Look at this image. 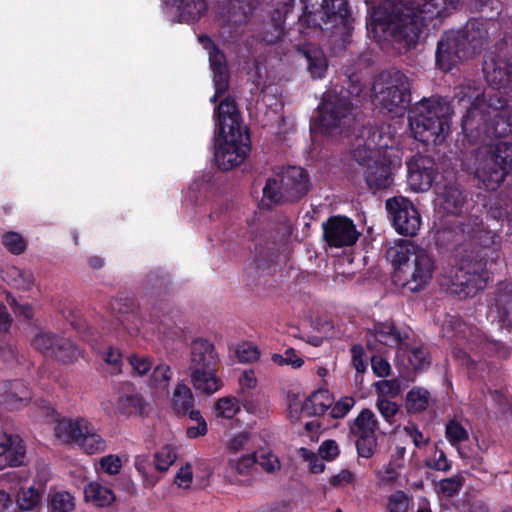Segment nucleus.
Here are the masks:
<instances>
[{"instance_id":"nucleus-62","label":"nucleus","mask_w":512,"mask_h":512,"mask_svg":"<svg viewBox=\"0 0 512 512\" xmlns=\"http://www.w3.org/2000/svg\"><path fill=\"white\" fill-rule=\"evenodd\" d=\"M99 463L101 469L109 475L118 474L122 466L120 457L113 454L102 457Z\"/></svg>"},{"instance_id":"nucleus-60","label":"nucleus","mask_w":512,"mask_h":512,"mask_svg":"<svg viewBox=\"0 0 512 512\" xmlns=\"http://www.w3.org/2000/svg\"><path fill=\"white\" fill-rule=\"evenodd\" d=\"M319 456L327 461L335 460L339 454V445L335 440L329 439L322 442L318 448Z\"/></svg>"},{"instance_id":"nucleus-5","label":"nucleus","mask_w":512,"mask_h":512,"mask_svg":"<svg viewBox=\"0 0 512 512\" xmlns=\"http://www.w3.org/2000/svg\"><path fill=\"white\" fill-rule=\"evenodd\" d=\"M394 265L393 281L409 292H420L432 281L435 262L429 252L410 241H401L388 250Z\"/></svg>"},{"instance_id":"nucleus-38","label":"nucleus","mask_w":512,"mask_h":512,"mask_svg":"<svg viewBox=\"0 0 512 512\" xmlns=\"http://www.w3.org/2000/svg\"><path fill=\"white\" fill-rule=\"evenodd\" d=\"M214 408L217 417L230 420L239 413L240 404L236 397L226 396L219 398Z\"/></svg>"},{"instance_id":"nucleus-52","label":"nucleus","mask_w":512,"mask_h":512,"mask_svg":"<svg viewBox=\"0 0 512 512\" xmlns=\"http://www.w3.org/2000/svg\"><path fill=\"white\" fill-rule=\"evenodd\" d=\"M271 359L280 366L290 365L293 368H300L304 363L303 359L297 355L293 348L286 349L284 354H273Z\"/></svg>"},{"instance_id":"nucleus-27","label":"nucleus","mask_w":512,"mask_h":512,"mask_svg":"<svg viewBox=\"0 0 512 512\" xmlns=\"http://www.w3.org/2000/svg\"><path fill=\"white\" fill-rule=\"evenodd\" d=\"M299 53L305 57L307 61V70L312 78L318 79L325 76L328 63L325 54L321 49L315 46H307L299 49Z\"/></svg>"},{"instance_id":"nucleus-54","label":"nucleus","mask_w":512,"mask_h":512,"mask_svg":"<svg viewBox=\"0 0 512 512\" xmlns=\"http://www.w3.org/2000/svg\"><path fill=\"white\" fill-rule=\"evenodd\" d=\"M28 399L29 393L26 385L22 381H14L8 394V403L12 407H16V402H26Z\"/></svg>"},{"instance_id":"nucleus-33","label":"nucleus","mask_w":512,"mask_h":512,"mask_svg":"<svg viewBox=\"0 0 512 512\" xmlns=\"http://www.w3.org/2000/svg\"><path fill=\"white\" fill-rule=\"evenodd\" d=\"M431 397L428 390L422 387L412 388L406 395L405 407L408 413H420L426 410Z\"/></svg>"},{"instance_id":"nucleus-35","label":"nucleus","mask_w":512,"mask_h":512,"mask_svg":"<svg viewBox=\"0 0 512 512\" xmlns=\"http://www.w3.org/2000/svg\"><path fill=\"white\" fill-rule=\"evenodd\" d=\"M461 231L468 234L469 237L474 239L481 246L488 247L494 244L495 234L487 230L478 219L474 220L472 226L469 224H461Z\"/></svg>"},{"instance_id":"nucleus-23","label":"nucleus","mask_w":512,"mask_h":512,"mask_svg":"<svg viewBox=\"0 0 512 512\" xmlns=\"http://www.w3.org/2000/svg\"><path fill=\"white\" fill-rule=\"evenodd\" d=\"M214 117L216 118L221 135H226L227 133H247L241 126L236 103L230 97L221 100L214 111Z\"/></svg>"},{"instance_id":"nucleus-46","label":"nucleus","mask_w":512,"mask_h":512,"mask_svg":"<svg viewBox=\"0 0 512 512\" xmlns=\"http://www.w3.org/2000/svg\"><path fill=\"white\" fill-rule=\"evenodd\" d=\"M329 485L335 489H343L349 486H355L357 483V475L350 469H342L338 473L332 475L328 480Z\"/></svg>"},{"instance_id":"nucleus-11","label":"nucleus","mask_w":512,"mask_h":512,"mask_svg":"<svg viewBox=\"0 0 512 512\" xmlns=\"http://www.w3.org/2000/svg\"><path fill=\"white\" fill-rule=\"evenodd\" d=\"M309 188V176L303 168L287 167L267 180L263 188V200L271 204L298 201L308 193Z\"/></svg>"},{"instance_id":"nucleus-9","label":"nucleus","mask_w":512,"mask_h":512,"mask_svg":"<svg viewBox=\"0 0 512 512\" xmlns=\"http://www.w3.org/2000/svg\"><path fill=\"white\" fill-rule=\"evenodd\" d=\"M219 361L213 343L202 338L192 341L188 371L190 382L196 391L212 395L222 388L223 381L216 374Z\"/></svg>"},{"instance_id":"nucleus-32","label":"nucleus","mask_w":512,"mask_h":512,"mask_svg":"<svg viewBox=\"0 0 512 512\" xmlns=\"http://www.w3.org/2000/svg\"><path fill=\"white\" fill-rule=\"evenodd\" d=\"M294 1L295 0H275L276 4L281 6V8L277 9L279 20L276 23L268 25V28L263 32L261 38L263 42L267 44H274L281 39L283 35L282 13H287L288 8L293 5Z\"/></svg>"},{"instance_id":"nucleus-34","label":"nucleus","mask_w":512,"mask_h":512,"mask_svg":"<svg viewBox=\"0 0 512 512\" xmlns=\"http://www.w3.org/2000/svg\"><path fill=\"white\" fill-rule=\"evenodd\" d=\"M172 403L178 414H188L193 409L194 397L191 389L185 384H178L172 396Z\"/></svg>"},{"instance_id":"nucleus-50","label":"nucleus","mask_w":512,"mask_h":512,"mask_svg":"<svg viewBox=\"0 0 512 512\" xmlns=\"http://www.w3.org/2000/svg\"><path fill=\"white\" fill-rule=\"evenodd\" d=\"M189 417L191 420L195 421L196 424L193 426H189L187 428L186 434L189 438L194 439L200 436L206 435L208 428L207 423L204 418L201 416L200 411L191 410L189 413Z\"/></svg>"},{"instance_id":"nucleus-19","label":"nucleus","mask_w":512,"mask_h":512,"mask_svg":"<svg viewBox=\"0 0 512 512\" xmlns=\"http://www.w3.org/2000/svg\"><path fill=\"white\" fill-rule=\"evenodd\" d=\"M323 231L327 243L336 248L353 245L360 235L353 221L344 216L330 217L323 223Z\"/></svg>"},{"instance_id":"nucleus-4","label":"nucleus","mask_w":512,"mask_h":512,"mask_svg":"<svg viewBox=\"0 0 512 512\" xmlns=\"http://www.w3.org/2000/svg\"><path fill=\"white\" fill-rule=\"evenodd\" d=\"M349 82L347 91L335 87L323 94L318 105V116L311 124L312 130L331 139L348 135L355 118L347 94L360 97L363 93V86L358 79L350 78Z\"/></svg>"},{"instance_id":"nucleus-59","label":"nucleus","mask_w":512,"mask_h":512,"mask_svg":"<svg viewBox=\"0 0 512 512\" xmlns=\"http://www.w3.org/2000/svg\"><path fill=\"white\" fill-rule=\"evenodd\" d=\"M300 455L304 461L308 463L309 469L312 473L317 474L324 472L325 464L320 456L306 448L300 449Z\"/></svg>"},{"instance_id":"nucleus-40","label":"nucleus","mask_w":512,"mask_h":512,"mask_svg":"<svg viewBox=\"0 0 512 512\" xmlns=\"http://www.w3.org/2000/svg\"><path fill=\"white\" fill-rule=\"evenodd\" d=\"M50 506L54 512H72L75 508V499L67 491H57L51 495Z\"/></svg>"},{"instance_id":"nucleus-57","label":"nucleus","mask_w":512,"mask_h":512,"mask_svg":"<svg viewBox=\"0 0 512 512\" xmlns=\"http://www.w3.org/2000/svg\"><path fill=\"white\" fill-rule=\"evenodd\" d=\"M463 486V478L459 475L442 479L439 482L440 491L447 497H451L459 492Z\"/></svg>"},{"instance_id":"nucleus-14","label":"nucleus","mask_w":512,"mask_h":512,"mask_svg":"<svg viewBox=\"0 0 512 512\" xmlns=\"http://www.w3.org/2000/svg\"><path fill=\"white\" fill-rule=\"evenodd\" d=\"M487 273L481 262L463 261L443 275L442 285L460 298L472 297L485 288Z\"/></svg>"},{"instance_id":"nucleus-13","label":"nucleus","mask_w":512,"mask_h":512,"mask_svg":"<svg viewBox=\"0 0 512 512\" xmlns=\"http://www.w3.org/2000/svg\"><path fill=\"white\" fill-rule=\"evenodd\" d=\"M300 21L311 27L331 29L346 26L349 18L346 0H301Z\"/></svg>"},{"instance_id":"nucleus-12","label":"nucleus","mask_w":512,"mask_h":512,"mask_svg":"<svg viewBox=\"0 0 512 512\" xmlns=\"http://www.w3.org/2000/svg\"><path fill=\"white\" fill-rule=\"evenodd\" d=\"M54 431L62 442L76 444L86 454H99L107 449L106 440L87 419H63L56 424Z\"/></svg>"},{"instance_id":"nucleus-2","label":"nucleus","mask_w":512,"mask_h":512,"mask_svg":"<svg viewBox=\"0 0 512 512\" xmlns=\"http://www.w3.org/2000/svg\"><path fill=\"white\" fill-rule=\"evenodd\" d=\"M447 0H426L421 5L414 2L384 3L371 13L367 29L374 38L387 40L399 45V52L415 45L427 21L442 17Z\"/></svg>"},{"instance_id":"nucleus-29","label":"nucleus","mask_w":512,"mask_h":512,"mask_svg":"<svg viewBox=\"0 0 512 512\" xmlns=\"http://www.w3.org/2000/svg\"><path fill=\"white\" fill-rule=\"evenodd\" d=\"M378 420L370 409H363L350 423L349 432L353 437L375 435L378 430Z\"/></svg>"},{"instance_id":"nucleus-1","label":"nucleus","mask_w":512,"mask_h":512,"mask_svg":"<svg viewBox=\"0 0 512 512\" xmlns=\"http://www.w3.org/2000/svg\"><path fill=\"white\" fill-rule=\"evenodd\" d=\"M483 72L487 83L496 90L512 81V64L506 59H486ZM453 101L464 113L462 132L471 143L512 133V107L506 105L499 91L486 94L479 83L465 80L457 88Z\"/></svg>"},{"instance_id":"nucleus-39","label":"nucleus","mask_w":512,"mask_h":512,"mask_svg":"<svg viewBox=\"0 0 512 512\" xmlns=\"http://www.w3.org/2000/svg\"><path fill=\"white\" fill-rule=\"evenodd\" d=\"M243 408L251 415L265 418L270 411L268 400L265 396L256 395L243 401Z\"/></svg>"},{"instance_id":"nucleus-7","label":"nucleus","mask_w":512,"mask_h":512,"mask_svg":"<svg viewBox=\"0 0 512 512\" xmlns=\"http://www.w3.org/2000/svg\"><path fill=\"white\" fill-rule=\"evenodd\" d=\"M451 106L441 98H424L409 111V126L414 138L424 144L442 143L449 132Z\"/></svg>"},{"instance_id":"nucleus-3","label":"nucleus","mask_w":512,"mask_h":512,"mask_svg":"<svg viewBox=\"0 0 512 512\" xmlns=\"http://www.w3.org/2000/svg\"><path fill=\"white\" fill-rule=\"evenodd\" d=\"M351 154L356 162L366 166V183L373 190L390 187L402 163V151L389 125L363 126L351 143Z\"/></svg>"},{"instance_id":"nucleus-17","label":"nucleus","mask_w":512,"mask_h":512,"mask_svg":"<svg viewBox=\"0 0 512 512\" xmlns=\"http://www.w3.org/2000/svg\"><path fill=\"white\" fill-rule=\"evenodd\" d=\"M407 183L414 192H426L437 176L434 159L427 155L416 154L406 162Z\"/></svg>"},{"instance_id":"nucleus-10","label":"nucleus","mask_w":512,"mask_h":512,"mask_svg":"<svg viewBox=\"0 0 512 512\" xmlns=\"http://www.w3.org/2000/svg\"><path fill=\"white\" fill-rule=\"evenodd\" d=\"M371 98L375 105L389 112L403 113L411 100L409 77L397 68L380 72L372 83Z\"/></svg>"},{"instance_id":"nucleus-22","label":"nucleus","mask_w":512,"mask_h":512,"mask_svg":"<svg viewBox=\"0 0 512 512\" xmlns=\"http://www.w3.org/2000/svg\"><path fill=\"white\" fill-rule=\"evenodd\" d=\"M367 337L369 346L381 344L396 348L407 340L409 335L407 331L400 329L392 322H379L367 329Z\"/></svg>"},{"instance_id":"nucleus-63","label":"nucleus","mask_w":512,"mask_h":512,"mask_svg":"<svg viewBox=\"0 0 512 512\" xmlns=\"http://www.w3.org/2000/svg\"><path fill=\"white\" fill-rule=\"evenodd\" d=\"M129 363L133 372L139 376L147 374L152 367L150 359L144 356L132 355L129 357Z\"/></svg>"},{"instance_id":"nucleus-18","label":"nucleus","mask_w":512,"mask_h":512,"mask_svg":"<svg viewBox=\"0 0 512 512\" xmlns=\"http://www.w3.org/2000/svg\"><path fill=\"white\" fill-rule=\"evenodd\" d=\"M35 349L48 357H55L57 360L68 363L76 360L80 350L69 339H57L52 334L41 332L37 334L32 342Z\"/></svg>"},{"instance_id":"nucleus-15","label":"nucleus","mask_w":512,"mask_h":512,"mask_svg":"<svg viewBox=\"0 0 512 512\" xmlns=\"http://www.w3.org/2000/svg\"><path fill=\"white\" fill-rule=\"evenodd\" d=\"M250 151L247 133H227L216 140L215 162L222 170H230L241 164Z\"/></svg>"},{"instance_id":"nucleus-20","label":"nucleus","mask_w":512,"mask_h":512,"mask_svg":"<svg viewBox=\"0 0 512 512\" xmlns=\"http://www.w3.org/2000/svg\"><path fill=\"white\" fill-rule=\"evenodd\" d=\"M334 403L330 392L326 389H320L312 393L303 402L293 399L289 403V415L294 421L299 420L301 415L320 416L323 415Z\"/></svg>"},{"instance_id":"nucleus-58","label":"nucleus","mask_w":512,"mask_h":512,"mask_svg":"<svg viewBox=\"0 0 512 512\" xmlns=\"http://www.w3.org/2000/svg\"><path fill=\"white\" fill-rule=\"evenodd\" d=\"M119 410L124 414H142L144 411V403L138 396H127L121 400Z\"/></svg>"},{"instance_id":"nucleus-36","label":"nucleus","mask_w":512,"mask_h":512,"mask_svg":"<svg viewBox=\"0 0 512 512\" xmlns=\"http://www.w3.org/2000/svg\"><path fill=\"white\" fill-rule=\"evenodd\" d=\"M445 436L448 442L457 449L460 457L468 459V456L460 449V444L469 438L468 431L459 422L451 420L446 424Z\"/></svg>"},{"instance_id":"nucleus-6","label":"nucleus","mask_w":512,"mask_h":512,"mask_svg":"<svg viewBox=\"0 0 512 512\" xmlns=\"http://www.w3.org/2000/svg\"><path fill=\"white\" fill-rule=\"evenodd\" d=\"M488 25L484 20L470 19L462 29L446 32L437 46L438 67L448 72L462 59L483 49L489 40Z\"/></svg>"},{"instance_id":"nucleus-48","label":"nucleus","mask_w":512,"mask_h":512,"mask_svg":"<svg viewBox=\"0 0 512 512\" xmlns=\"http://www.w3.org/2000/svg\"><path fill=\"white\" fill-rule=\"evenodd\" d=\"M9 275L12 277V284L18 289L27 290L32 286L34 281L31 272L21 270L17 267H11L9 269Z\"/></svg>"},{"instance_id":"nucleus-51","label":"nucleus","mask_w":512,"mask_h":512,"mask_svg":"<svg viewBox=\"0 0 512 512\" xmlns=\"http://www.w3.org/2000/svg\"><path fill=\"white\" fill-rule=\"evenodd\" d=\"M256 463L267 473H274L281 467L278 457L268 450H262L257 454Z\"/></svg>"},{"instance_id":"nucleus-61","label":"nucleus","mask_w":512,"mask_h":512,"mask_svg":"<svg viewBox=\"0 0 512 512\" xmlns=\"http://www.w3.org/2000/svg\"><path fill=\"white\" fill-rule=\"evenodd\" d=\"M236 355L240 362H252L258 359L259 352L252 343H242L236 349Z\"/></svg>"},{"instance_id":"nucleus-16","label":"nucleus","mask_w":512,"mask_h":512,"mask_svg":"<svg viewBox=\"0 0 512 512\" xmlns=\"http://www.w3.org/2000/svg\"><path fill=\"white\" fill-rule=\"evenodd\" d=\"M386 209L396 231L405 236H415L421 226V216L413 203L402 196L386 201Z\"/></svg>"},{"instance_id":"nucleus-31","label":"nucleus","mask_w":512,"mask_h":512,"mask_svg":"<svg viewBox=\"0 0 512 512\" xmlns=\"http://www.w3.org/2000/svg\"><path fill=\"white\" fill-rule=\"evenodd\" d=\"M85 500L96 507H107L115 501L114 492L98 482L89 483L84 489Z\"/></svg>"},{"instance_id":"nucleus-45","label":"nucleus","mask_w":512,"mask_h":512,"mask_svg":"<svg viewBox=\"0 0 512 512\" xmlns=\"http://www.w3.org/2000/svg\"><path fill=\"white\" fill-rule=\"evenodd\" d=\"M355 438V445L359 457L370 458L377 448V437L375 435L357 436Z\"/></svg>"},{"instance_id":"nucleus-28","label":"nucleus","mask_w":512,"mask_h":512,"mask_svg":"<svg viewBox=\"0 0 512 512\" xmlns=\"http://www.w3.org/2000/svg\"><path fill=\"white\" fill-rule=\"evenodd\" d=\"M252 9L251 4L242 5L239 0H233L230 2L226 12H220L218 21L223 27L243 24L247 21Z\"/></svg>"},{"instance_id":"nucleus-42","label":"nucleus","mask_w":512,"mask_h":512,"mask_svg":"<svg viewBox=\"0 0 512 512\" xmlns=\"http://www.w3.org/2000/svg\"><path fill=\"white\" fill-rule=\"evenodd\" d=\"M40 501L39 492L33 487L21 488L17 495V504L21 510H33Z\"/></svg>"},{"instance_id":"nucleus-26","label":"nucleus","mask_w":512,"mask_h":512,"mask_svg":"<svg viewBox=\"0 0 512 512\" xmlns=\"http://www.w3.org/2000/svg\"><path fill=\"white\" fill-rule=\"evenodd\" d=\"M466 200L455 184H446L438 192L435 198V205L439 211L449 215L462 213Z\"/></svg>"},{"instance_id":"nucleus-49","label":"nucleus","mask_w":512,"mask_h":512,"mask_svg":"<svg viewBox=\"0 0 512 512\" xmlns=\"http://www.w3.org/2000/svg\"><path fill=\"white\" fill-rule=\"evenodd\" d=\"M171 380V369L166 364L157 365L152 373V385L158 389L167 390Z\"/></svg>"},{"instance_id":"nucleus-24","label":"nucleus","mask_w":512,"mask_h":512,"mask_svg":"<svg viewBox=\"0 0 512 512\" xmlns=\"http://www.w3.org/2000/svg\"><path fill=\"white\" fill-rule=\"evenodd\" d=\"M26 447L18 435L0 434V470L24 463Z\"/></svg>"},{"instance_id":"nucleus-47","label":"nucleus","mask_w":512,"mask_h":512,"mask_svg":"<svg viewBox=\"0 0 512 512\" xmlns=\"http://www.w3.org/2000/svg\"><path fill=\"white\" fill-rule=\"evenodd\" d=\"M410 498L403 491H396L388 496L386 508L388 512H408Z\"/></svg>"},{"instance_id":"nucleus-44","label":"nucleus","mask_w":512,"mask_h":512,"mask_svg":"<svg viewBox=\"0 0 512 512\" xmlns=\"http://www.w3.org/2000/svg\"><path fill=\"white\" fill-rule=\"evenodd\" d=\"M2 244L12 254L19 255L27 248V242L23 236L17 232H7L2 237Z\"/></svg>"},{"instance_id":"nucleus-53","label":"nucleus","mask_w":512,"mask_h":512,"mask_svg":"<svg viewBox=\"0 0 512 512\" xmlns=\"http://www.w3.org/2000/svg\"><path fill=\"white\" fill-rule=\"evenodd\" d=\"M376 476L381 485L393 486L399 478V472L396 465L390 462L377 470Z\"/></svg>"},{"instance_id":"nucleus-25","label":"nucleus","mask_w":512,"mask_h":512,"mask_svg":"<svg viewBox=\"0 0 512 512\" xmlns=\"http://www.w3.org/2000/svg\"><path fill=\"white\" fill-rule=\"evenodd\" d=\"M209 62L213 72V83L215 88V93L210 98V101L215 103L227 92L229 88V72L224 54L215 46H212L209 51Z\"/></svg>"},{"instance_id":"nucleus-56","label":"nucleus","mask_w":512,"mask_h":512,"mask_svg":"<svg viewBox=\"0 0 512 512\" xmlns=\"http://www.w3.org/2000/svg\"><path fill=\"white\" fill-rule=\"evenodd\" d=\"M355 405V400L353 397L345 396L337 401L335 404H332L330 407V415L334 419L343 418L346 416L349 411Z\"/></svg>"},{"instance_id":"nucleus-55","label":"nucleus","mask_w":512,"mask_h":512,"mask_svg":"<svg viewBox=\"0 0 512 512\" xmlns=\"http://www.w3.org/2000/svg\"><path fill=\"white\" fill-rule=\"evenodd\" d=\"M376 407L382 417L388 423L392 424L394 417L399 410L398 405L395 402L388 400L387 398L378 397Z\"/></svg>"},{"instance_id":"nucleus-43","label":"nucleus","mask_w":512,"mask_h":512,"mask_svg":"<svg viewBox=\"0 0 512 512\" xmlns=\"http://www.w3.org/2000/svg\"><path fill=\"white\" fill-rule=\"evenodd\" d=\"M378 397H397L403 390L399 379L380 380L374 383Z\"/></svg>"},{"instance_id":"nucleus-64","label":"nucleus","mask_w":512,"mask_h":512,"mask_svg":"<svg viewBox=\"0 0 512 512\" xmlns=\"http://www.w3.org/2000/svg\"><path fill=\"white\" fill-rule=\"evenodd\" d=\"M250 440V433L246 431H242L233 435L226 444V447L229 452L237 453L238 451L244 449V447L248 444Z\"/></svg>"},{"instance_id":"nucleus-41","label":"nucleus","mask_w":512,"mask_h":512,"mask_svg":"<svg viewBox=\"0 0 512 512\" xmlns=\"http://www.w3.org/2000/svg\"><path fill=\"white\" fill-rule=\"evenodd\" d=\"M177 453L174 447L166 445L157 451L154 455L155 467L161 472H165L176 461Z\"/></svg>"},{"instance_id":"nucleus-8","label":"nucleus","mask_w":512,"mask_h":512,"mask_svg":"<svg viewBox=\"0 0 512 512\" xmlns=\"http://www.w3.org/2000/svg\"><path fill=\"white\" fill-rule=\"evenodd\" d=\"M512 168V143L499 141L483 145L474 153V174L487 189L496 190Z\"/></svg>"},{"instance_id":"nucleus-37","label":"nucleus","mask_w":512,"mask_h":512,"mask_svg":"<svg viewBox=\"0 0 512 512\" xmlns=\"http://www.w3.org/2000/svg\"><path fill=\"white\" fill-rule=\"evenodd\" d=\"M257 461V453L229 458L227 470L234 475H249Z\"/></svg>"},{"instance_id":"nucleus-30","label":"nucleus","mask_w":512,"mask_h":512,"mask_svg":"<svg viewBox=\"0 0 512 512\" xmlns=\"http://www.w3.org/2000/svg\"><path fill=\"white\" fill-rule=\"evenodd\" d=\"M495 306L503 322L512 328V279L500 284Z\"/></svg>"},{"instance_id":"nucleus-21","label":"nucleus","mask_w":512,"mask_h":512,"mask_svg":"<svg viewBox=\"0 0 512 512\" xmlns=\"http://www.w3.org/2000/svg\"><path fill=\"white\" fill-rule=\"evenodd\" d=\"M166 14L171 22L198 20L207 10L205 0H163Z\"/></svg>"}]
</instances>
